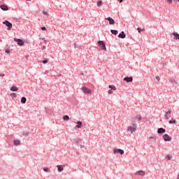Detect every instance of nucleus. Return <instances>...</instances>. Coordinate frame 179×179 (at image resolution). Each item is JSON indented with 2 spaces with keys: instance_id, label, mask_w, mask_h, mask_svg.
Segmentation results:
<instances>
[{
  "instance_id": "nucleus-20",
  "label": "nucleus",
  "mask_w": 179,
  "mask_h": 179,
  "mask_svg": "<svg viewBox=\"0 0 179 179\" xmlns=\"http://www.w3.org/2000/svg\"><path fill=\"white\" fill-rule=\"evenodd\" d=\"M27 99L26 97H22L21 99V103H22V104L26 103Z\"/></svg>"
},
{
  "instance_id": "nucleus-6",
  "label": "nucleus",
  "mask_w": 179,
  "mask_h": 179,
  "mask_svg": "<svg viewBox=\"0 0 179 179\" xmlns=\"http://www.w3.org/2000/svg\"><path fill=\"white\" fill-rule=\"evenodd\" d=\"M14 41H15V43H17L18 45H24V43L23 42V41L22 39H17V38H15Z\"/></svg>"
},
{
  "instance_id": "nucleus-3",
  "label": "nucleus",
  "mask_w": 179,
  "mask_h": 179,
  "mask_svg": "<svg viewBox=\"0 0 179 179\" xmlns=\"http://www.w3.org/2000/svg\"><path fill=\"white\" fill-rule=\"evenodd\" d=\"M82 90H83V93H85V94H92V90H90L86 87H83L82 88Z\"/></svg>"
},
{
  "instance_id": "nucleus-9",
  "label": "nucleus",
  "mask_w": 179,
  "mask_h": 179,
  "mask_svg": "<svg viewBox=\"0 0 179 179\" xmlns=\"http://www.w3.org/2000/svg\"><path fill=\"white\" fill-rule=\"evenodd\" d=\"M123 80L127 82V83H129V82L134 80V78L132 77H125Z\"/></svg>"
},
{
  "instance_id": "nucleus-37",
  "label": "nucleus",
  "mask_w": 179,
  "mask_h": 179,
  "mask_svg": "<svg viewBox=\"0 0 179 179\" xmlns=\"http://www.w3.org/2000/svg\"><path fill=\"white\" fill-rule=\"evenodd\" d=\"M41 30H47V29L45 28V27H41Z\"/></svg>"
},
{
  "instance_id": "nucleus-24",
  "label": "nucleus",
  "mask_w": 179,
  "mask_h": 179,
  "mask_svg": "<svg viewBox=\"0 0 179 179\" xmlns=\"http://www.w3.org/2000/svg\"><path fill=\"white\" fill-rule=\"evenodd\" d=\"M119 150H120V149H114L113 150V153H114V155H115V154H117V153H120V151Z\"/></svg>"
},
{
  "instance_id": "nucleus-23",
  "label": "nucleus",
  "mask_w": 179,
  "mask_h": 179,
  "mask_svg": "<svg viewBox=\"0 0 179 179\" xmlns=\"http://www.w3.org/2000/svg\"><path fill=\"white\" fill-rule=\"evenodd\" d=\"M169 124H176V120L172 118L169 122Z\"/></svg>"
},
{
  "instance_id": "nucleus-7",
  "label": "nucleus",
  "mask_w": 179,
  "mask_h": 179,
  "mask_svg": "<svg viewBox=\"0 0 179 179\" xmlns=\"http://www.w3.org/2000/svg\"><path fill=\"white\" fill-rule=\"evenodd\" d=\"M133 121H141L142 117H141V115H137L136 116H134L132 117Z\"/></svg>"
},
{
  "instance_id": "nucleus-29",
  "label": "nucleus",
  "mask_w": 179,
  "mask_h": 179,
  "mask_svg": "<svg viewBox=\"0 0 179 179\" xmlns=\"http://www.w3.org/2000/svg\"><path fill=\"white\" fill-rule=\"evenodd\" d=\"M166 115L170 117V115H171V110H169L168 112H166Z\"/></svg>"
},
{
  "instance_id": "nucleus-32",
  "label": "nucleus",
  "mask_w": 179,
  "mask_h": 179,
  "mask_svg": "<svg viewBox=\"0 0 179 179\" xmlns=\"http://www.w3.org/2000/svg\"><path fill=\"white\" fill-rule=\"evenodd\" d=\"M43 170H44L46 173H48V168H44Z\"/></svg>"
},
{
  "instance_id": "nucleus-35",
  "label": "nucleus",
  "mask_w": 179,
  "mask_h": 179,
  "mask_svg": "<svg viewBox=\"0 0 179 179\" xmlns=\"http://www.w3.org/2000/svg\"><path fill=\"white\" fill-rule=\"evenodd\" d=\"M40 40H42L43 41L45 42V38H40Z\"/></svg>"
},
{
  "instance_id": "nucleus-38",
  "label": "nucleus",
  "mask_w": 179,
  "mask_h": 179,
  "mask_svg": "<svg viewBox=\"0 0 179 179\" xmlns=\"http://www.w3.org/2000/svg\"><path fill=\"white\" fill-rule=\"evenodd\" d=\"M156 79H157L158 80H160V77L157 76V77H156Z\"/></svg>"
},
{
  "instance_id": "nucleus-25",
  "label": "nucleus",
  "mask_w": 179,
  "mask_h": 179,
  "mask_svg": "<svg viewBox=\"0 0 179 179\" xmlns=\"http://www.w3.org/2000/svg\"><path fill=\"white\" fill-rule=\"evenodd\" d=\"M167 1V2L169 3H171V2H173V1H174V2H179V0H166Z\"/></svg>"
},
{
  "instance_id": "nucleus-45",
  "label": "nucleus",
  "mask_w": 179,
  "mask_h": 179,
  "mask_svg": "<svg viewBox=\"0 0 179 179\" xmlns=\"http://www.w3.org/2000/svg\"><path fill=\"white\" fill-rule=\"evenodd\" d=\"M26 1H31V0H26Z\"/></svg>"
},
{
  "instance_id": "nucleus-40",
  "label": "nucleus",
  "mask_w": 179,
  "mask_h": 179,
  "mask_svg": "<svg viewBox=\"0 0 179 179\" xmlns=\"http://www.w3.org/2000/svg\"><path fill=\"white\" fill-rule=\"evenodd\" d=\"M41 49H42V50H45V46H43V47L41 48Z\"/></svg>"
},
{
  "instance_id": "nucleus-2",
  "label": "nucleus",
  "mask_w": 179,
  "mask_h": 179,
  "mask_svg": "<svg viewBox=\"0 0 179 179\" xmlns=\"http://www.w3.org/2000/svg\"><path fill=\"white\" fill-rule=\"evenodd\" d=\"M127 131H129V132H131V134H133V132H135V131H136V124H134L132 126L129 127Z\"/></svg>"
},
{
  "instance_id": "nucleus-27",
  "label": "nucleus",
  "mask_w": 179,
  "mask_h": 179,
  "mask_svg": "<svg viewBox=\"0 0 179 179\" xmlns=\"http://www.w3.org/2000/svg\"><path fill=\"white\" fill-rule=\"evenodd\" d=\"M137 30L138 33H141V31H145V29L137 28Z\"/></svg>"
},
{
  "instance_id": "nucleus-41",
  "label": "nucleus",
  "mask_w": 179,
  "mask_h": 179,
  "mask_svg": "<svg viewBox=\"0 0 179 179\" xmlns=\"http://www.w3.org/2000/svg\"><path fill=\"white\" fill-rule=\"evenodd\" d=\"M123 0H119L120 3L122 2Z\"/></svg>"
},
{
  "instance_id": "nucleus-4",
  "label": "nucleus",
  "mask_w": 179,
  "mask_h": 179,
  "mask_svg": "<svg viewBox=\"0 0 179 179\" xmlns=\"http://www.w3.org/2000/svg\"><path fill=\"white\" fill-rule=\"evenodd\" d=\"M3 24H5L7 27H8V30H10V29H12V23H10L9 21L8 20H5L3 22Z\"/></svg>"
},
{
  "instance_id": "nucleus-1",
  "label": "nucleus",
  "mask_w": 179,
  "mask_h": 179,
  "mask_svg": "<svg viewBox=\"0 0 179 179\" xmlns=\"http://www.w3.org/2000/svg\"><path fill=\"white\" fill-rule=\"evenodd\" d=\"M98 45H99L100 48L103 50V51H106L107 50V48H106V44L103 41H99L98 42Z\"/></svg>"
},
{
  "instance_id": "nucleus-5",
  "label": "nucleus",
  "mask_w": 179,
  "mask_h": 179,
  "mask_svg": "<svg viewBox=\"0 0 179 179\" xmlns=\"http://www.w3.org/2000/svg\"><path fill=\"white\" fill-rule=\"evenodd\" d=\"M163 139L165 142H170V141H171V137H170L169 134H164L163 136Z\"/></svg>"
},
{
  "instance_id": "nucleus-36",
  "label": "nucleus",
  "mask_w": 179,
  "mask_h": 179,
  "mask_svg": "<svg viewBox=\"0 0 179 179\" xmlns=\"http://www.w3.org/2000/svg\"><path fill=\"white\" fill-rule=\"evenodd\" d=\"M113 92L111 91V90H108V94H112Z\"/></svg>"
},
{
  "instance_id": "nucleus-8",
  "label": "nucleus",
  "mask_w": 179,
  "mask_h": 179,
  "mask_svg": "<svg viewBox=\"0 0 179 179\" xmlns=\"http://www.w3.org/2000/svg\"><path fill=\"white\" fill-rule=\"evenodd\" d=\"M105 20H108L109 22V24H115V21L114 20V19H113L110 17L105 18Z\"/></svg>"
},
{
  "instance_id": "nucleus-12",
  "label": "nucleus",
  "mask_w": 179,
  "mask_h": 179,
  "mask_svg": "<svg viewBox=\"0 0 179 179\" xmlns=\"http://www.w3.org/2000/svg\"><path fill=\"white\" fill-rule=\"evenodd\" d=\"M172 35L174 36V40H179V34L177 32L172 33Z\"/></svg>"
},
{
  "instance_id": "nucleus-42",
  "label": "nucleus",
  "mask_w": 179,
  "mask_h": 179,
  "mask_svg": "<svg viewBox=\"0 0 179 179\" xmlns=\"http://www.w3.org/2000/svg\"><path fill=\"white\" fill-rule=\"evenodd\" d=\"M26 59H27V58H29V55H26Z\"/></svg>"
},
{
  "instance_id": "nucleus-11",
  "label": "nucleus",
  "mask_w": 179,
  "mask_h": 179,
  "mask_svg": "<svg viewBox=\"0 0 179 179\" xmlns=\"http://www.w3.org/2000/svg\"><path fill=\"white\" fill-rule=\"evenodd\" d=\"M145 173L143 171H138L135 173L136 176H145Z\"/></svg>"
},
{
  "instance_id": "nucleus-19",
  "label": "nucleus",
  "mask_w": 179,
  "mask_h": 179,
  "mask_svg": "<svg viewBox=\"0 0 179 179\" xmlns=\"http://www.w3.org/2000/svg\"><path fill=\"white\" fill-rule=\"evenodd\" d=\"M110 33H112V34H114L115 36H117V34H118V31L117 30H110Z\"/></svg>"
},
{
  "instance_id": "nucleus-30",
  "label": "nucleus",
  "mask_w": 179,
  "mask_h": 179,
  "mask_svg": "<svg viewBox=\"0 0 179 179\" xmlns=\"http://www.w3.org/2000/svg\"><path fill=\"white\" fill-rule=\"evenodd\" d=\"M43 14L45 16H48V13H47L46 11H43Z\"/></svg>"
},
{
  "instance_id": "nucleus-33",
  "label": "nucleus",
  "mask_w": 179,
  "mask_h": 179,
  "mask_svg": "<svg viewBox=\"0 0 179 179\" xmlns=\"http://www.w3.org/2000/svg\"><path fill=\"white\" fill-rule=\"evenodd\" d=\"M165 117H166V120H169V116L168 115H166H166H165Z\"/></svg>"
},
{
  "instance_id": "nucleus-13",
  "label": "nucleus",
  "mask_w": 179,
  "mask_h": 179,
  "mask_svg": "<svg viewBox=\"0 0 179 179\" xmlns=\"http://www.w3.org/2000/svg\"><path fill=\"white\" fill-rule=\"evenodd\" d=\"M1 9H2V10H8L9 9V8H8V6L3 4L0 6Z\"/></svg>"
},
{
  "instance_id": "nucleus-31",
  "label": "nucleus",
  "mask_w": 179,
  "mask_h": 179,
  "mask_svg": "<svg viewBox=\"0 0 179 179\" xmlns=\"http://www.w3.org/2000/svg\"><path fill=\"white\" fill-rule=\"evenodd\" d=\"M119 153L120 154V155H123L124 154V151L122 150H121L120 149V150H119Z\"/></svg>"
},
{
  "instance_id": "nucleus-22",
  "label": "nucleus",
  "mask_w": 179,
  "mask_h": 179,
  "mask_svg": "<svg viewBox=\"0 0 179 179\" xmlns=\"http://www.w3.org/2000/svg\"><path fill=\"white\" fill-rule=\"evenodd\" d=\"M63 120H64V121H69V116H68V115H64V117H63Z\"/></svg>"
},
{
  "instance_id": "nucleus-43",
  "label": "nucleus",
  "mask_w": 179,
  "mask_h": 179,
  "mask_svg": "<svg viewBox=\"0 0 179 179\" xmlns=\"http://www.w3.org/2000/svg\"><path fill=\"white\" fill-rule=\"evenodd\" d=\"M0 76H5V74H0Z\"/></svg>"
},
{
  "instance_id": "nucleus-14",
  "label": "nucleus",
  "mask_w": 179,
  "mask_h": 179,
  "mask_svg": "<svg viewBox=\"0 0 179 179\" xmlns=\"http://www.w3.org/2000/svg\"><path fill=\"white\" fill-rule=\"evenodd\" d=\"M119 38H125L126 35L124 31H122L119 35H118Z\"/></svg>"
},
{
  "instance_id": "nucleus-39",
  "label": "nucleus",
  "mask_w": 179,
  "mask_h": 179,
  "mask_svg": "<svg viewBox=\"0 0 179 179\" xmlns=\"http://www.w3.org/2000/svg\"><path fill=\"white\" fill-rule=\"evenodd\" d=\"M6 52L7 54H9V52H10L9 50H6Z\"/></svg>"
},
{
  "instance_id": "nucleus-44",
  "label": "nucleus",
  "mask_w": 179,
  "mask_h": 179,
  "mask_svg": "<svg viewBox=\"0 0 179 179\" xmlns=\"http://www.w3.org/2000/svg\"><path fill=\"white\" fill-rule=\"evenodd\" d=\"M169 160H170V159H171V157H168Z\"/></svg>"
},
{
  "instance_id": "nucleus-26",
  "label": "nucleus",
  "mask_w": 179,
  "mask_h": 179,
  "mask_svg": "<svg viewBox=\"0 0 179 179\" xmlns=\"http://www.w3.org/2000/svg\"><path fill=\"white\" fill-rule=\"evenodd\" d=\"M10 96H11L13 99H15V97H16V93H11L10 94Z\"/></svg>"
},
{
  "instance_id": "nucleus-15",
  "label": "nucleus",
  "mask_w": 179,
  "mask_h": 179,
  "mask_svg": "<svg viewBox=\"0 0 179 179\" xmlns=\"http://www.w3.org/2000/svg\"><path fill=\"white\" fill-rule=\"evenodd\" d=\"M64 167H65V166H62V165H57V170L58 171L61 172L64 170Z\"/></svg>"
},
{
  "instance_id": "nucleus-21",
  "label": "nucleus",
  "mask_w": 179,
  "mask_h": 179,
  "mask_svg": "<svg viewBox=\"0 0 179 179\" xmlns=\"http://www.w3.org/2000/svg\"><path fill=\"white\" fill-rule=\"evenodd\" d=\"M109 89H111V90H117V88L114 85H109Z\"/></svg>"
},
{
  "instance_id": "nucleus-16",
  "label": "nucleus",
  "mask_w": 179,
  "mask_h": 179,
  "mask_svg": "<svg viewBox=\"0 0 179 179\" xmlns=\"http://www.w3.org/2000/svg\"><path fill=\"white\" fill-rule=\"evenodd\" d=\"M164 132H166V129H164L163 128H159L157 130L158 134H164Z\"/></svg>"
},
{
  "instance_id": "nucleus-10",
  "label": "nucleus",
  "mask_w": 179,
  "mask_h": 179,
  "mask_svg": "<svg viewBox=\"0 0 179 179\" xmlns=\"http://www.w3.org/2000/svg\"><path fill=\"white\" fill-rule=\"evenodd\" d=\"M76 124H77V125L76 126V127H75V129H76L77 128L78 129H80V128H82L83 126L82 125V122H80V121H78L77 122H76Z\"/></svg>"
},
{
  "instance_id": "nucleus-18",
  "label": "nucleus",
  "mask_w": 179,
  "mask_h": 179,
  "mask_svg": "<svg viewBox=\"0 0 179 179\" xmlns=\"http://www.w3.org/2000/svg\"><path fill=\"white\" fill-rule=\"evenodd\" d=\"M14 145H15V146H20V141H19V140H15V141H14Z\"/></svg>"
},
{
  "instance_id": "nucleus-28",
  "label": "nucleus",
  "mask_w": 179,
  "mask_h": 179,
  "mask_svg": "<svg viewBox=\"0 0 179 179\" xmlns=\"http://www.w3.org/2000/svg\"><path fill=\"white\" fill-rule=\"evenodd\" d=\"M102 4H103V1H99L97 2V6H99V7H100V6Z\"/></svg>"
},
{
  "instance_id": "nucleus-17",
  "label": "nucleus",
  "mask_w": 179,
  "mask_h": 179,
  "mask_svg": "<svg viewBox=\"0 0 179 179\" xmlns=\"http://www.w3.org/2000/svg\"><path fill=\"white\" fill-rule=\"evenodd\" d=\"M19 89L17 88V87L16 86H13L11 88H10V90L11 92H17Z\"/></svg>"
},
{
  "instance_id": "nucleus-34",
  "label": "nucleus",
  "mask_w": 179,
  "mask_h": 179,
  "mask_svg": "<svg viewBox=\"0 0 179 179\" xmlns=\"http://www.w3.org/2000/svg\"><path fill=\"white\" fill-rule=\"evenodd\" d=\"M42 62H43V64H47V62H48V60H43Z\"/></svg>"
}]
</instances>
